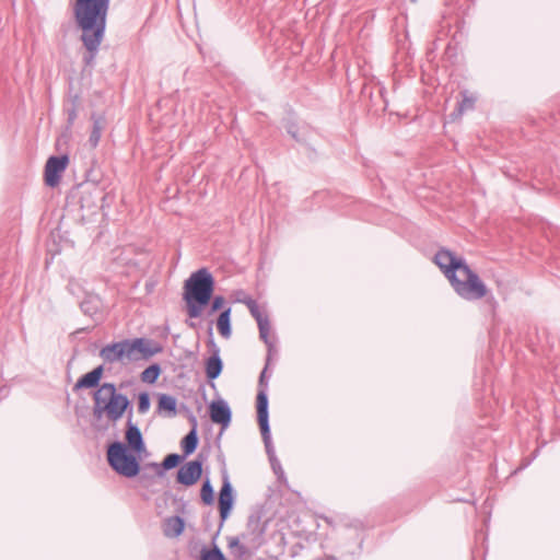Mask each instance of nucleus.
<instances>
[{
  "instance_id": "obj_33",
  "label": "nucleus",
  "mask_w": 560,
  "mask_h": 560,
  "mask_svg": "<svg viewBox=\"0 0 560 560\" xmlns=\"http://www.w3.org/2000/svg\"><path fill=\"white\" fill-rule=\"evenodd\" d=\"M86 305H88V303H86V302H83V303L81 304V308L83 310V312H86V308H85V307H86Z\"/></svg>"
},
{
  "instance_id": "obj_17",
  "label": "nucleus",
  "mask_w": 560,
  "mask_h": 560,
  "mask_svg": "<svg viewBox=\"0 0 560 560\" xmlns=\"http://www.w3.org/2000/svg\"><path fill=\"white\" fill-rule=\"evenodd\" d=\"M258 328H259V336H260L261 340L268 347V360H271L273 352H275V347L270 339L271 326H270L269 319L264 320L262 323L258 324Z\"/></svg>"
},
{
  "instance_id": "obj_9",
  "label": "nucleus",
  "mask_w": 560,
  "mask_h": 560,
  "mask_svg": "<svg viewBox=\"0 0 560 560\" xmlns=\"http://www.w3.org/2000/svg\"><path fill=\"white\" fill-rule=\"evenodd\" d=\"M202 474V463L191 460L184 464L177 471V481L184 486L195 485Z\"/></svg>"
},
{
  "instance_id": "obj_35",
  "label": "nucleus",
  "mask_w": 560,
  "mask_h": 560,
  "mask_svg": "<svg viewBox=\"0 0 560 560\" xmlns=\"http://www.w3.org/2000/svg\"><path fill=\"white\" fill-rule=\"evenodd\" d=\"M242 539H243V540H245V539H246V535H245V534H243V535H242Z\"/></svg>"
},
{
  "instance_id": "obj_22",
  "label": "nucleus",
  "mask_w": 560,
  "mask_h": 560,
  "mask_svg": "<svg viewBox=\"0 0 560 560\" xmlns=\"http://www.w3.org/2000/svg\"><path fill=\"white\" fill-rule=\"evenodd\" d=\"M198 445V436L196 429L194 428L183 440L182 448L185 455H189L195 452Z\"/></svg>"
},
{
  "instance_id": "obj_30",
  "label": "nucleus",
  "mask_w": 560,
  "mask_h": 560,
  "mask_svg": "<svg viewBox=\"0 0 560 560\" xmlns=\"http://www.w3.org/2000/svg\"><path fill=\"white\" fill-rule=\"evenodd\" d=\"M224 302H225V301H224V298H223V296H221V295H217V296H214V299L212 300L211 310H212L213 312H215V311L220 310V308L223 306Z\"/></svg>"
},
{
  "instance_id": "obj_2",
  "label": "nucleus",
  "mask_w": 560,
  "mask_h": 560,
  "mask_svg": "<svg viewBox=\"0 0 560 560\" xmlns=\"http://www.w3.org/2000/svg\"><path fill=\"white\" fill-rule=\"evenodd\" d=\"M109 0H75L73 13L78 26L82 30L81 39L93 59L105 32Z\"/></svg>"
},
{
  "instance_id": "obj_28",
  "label": "nucleus",
  "mask_w": 560,
  "mask_h": 560,
  "mask_svg": "<svg viewBox=\"0 0 560 560\" xmlns=\"http://www.w3.org/2000/svg\"><path fill=\"white\" fill-rule=\"evenodd\" d=\"M188 306V315L191 318H197L201 315V307L203 305H199L195 302V300L186 301Z\"/></svg>"
},
{
  "instance_id": "obj_27",
  "label": "nucleus",
  "mask_w": 560,
  "mask_h": 560,
  "mask_svg": "<svg viewBox=\"0 0 560 560\" xmlns=\"http://www.w3.org/2000/svg\"><path fill=\"white\" fill-rule=\"evenodd\" d=\"M201 560H226L218 547L211 550H202Z\"/></svg>"
},
{
  "instance_id": "obj_32",
  "label": "nucleus",
  "mask_w": 560,
  "mask_h": 560,
  "mask_svg": "<svg viewBox=\"0 0 560 560\" xmlns=\"http://www.w3.org/2000/svg\"><path fill=\"white\" fill-rule=\"evenodd\" d=\"M68 115V124L72 125L74 120L77 119V108L75 106H72L71 108L67 109Z\"/></svg>"
},
{
  "instance_id": "obj_14",
  "label": "nucleus",
  "mask_w": 560,
  "mask_h": 560,
  "mask_svg": "<svg viewBox=\"0 0 560 560\" xmlns=\"http://www.w3.org/2000/svg\"><path fill=\"white\" fill-rule=\"evenodd\" d=\"M103 375V366L100 365L92 370L91 372L84 374L80 377L75 384V388H93L96 387L100 383V380Z\"/></svg>"
},
{
  "instance_id": "obj_3",
  "label": "nucleus",
  "mask_w": 560,
  "mask_h": 560,
  "mask_svg": "<svg viewBox=\"0 0 560 560\" xmlns=\"http://www.w3.org/2000/svg\"><path fill=\"white\" fill-rule=\"evenodd\" d=\"M93 416L110 422L120 420L130 406L128 397L117 392L115 384L103 383L93 395Z\"/></svg>"
},
{
  "instance_id": "obj_19",
  "label": "nucleus",
  "mask_w": 560,
  "mask_h": 560,
  "mask_svg": "<svg viewBox=\"0 0 560 560\" xmlns=\"http://www.w3.org/2000/svg\"><path fill=\"white\" fill-rule=\"evenodd\" d=\"M230 316L231 308L229 307L220 314L217 320L218 330L224 338H229L231 336Z\"/></svg>"
},
{
  "instance_id": "obj_25",
  "label": "nucleus",
  "mask_w": 560,
  "mask_h": 560,
  "mask_svg": "<svg viewBox=\"0 0 560 560\" xmlns=\"http://www.w3.org/2000/svg\"><path fill=\"white\" fill-rule=\"evenodd\" d=\"M160 373V366L158 364H152L141 373V380L145 383L152 384L158 380Z\"/></svg>"
},
{
  "instance_id": "obj_8",
  "label": "nucleus",
  "mask_w": 560,
  "mask_h": 560,
  "mask_svg": "<svg viewBox=\"0 0 560 560\" xmlns=\"http://www.w3.org/2000/svg\"><path fill=\"white\" fill-rule=\"evenodd\" d=\"M257 405V419L260 427L261 435L264 443L266 445L267 451L269 452L270 447V429L268 421V397L266 394V388H261L256 398Z\"/></svg>"
},
{
  "instance_id": "obj_16",
  "label": "nucleus",
  "mask_w": 560,
  "mask_h": 560,
  "mask_svg": "<svg viewBox=\"0 0 560 560\" xmlns=\"http://www.w3.org/2000/svg\"><path fill=\"white\" fill-rule=\"evenodd\" d=\"M228 547L231 553L240 560H244L249 557V551L245 545L241 541L240 537H230L228 539Z\"/></svg>"
},
{
  "instance_id": "obj_11",
  "label": "nucleus",
  "mask_w": 560,
  "mask_h": 560,
  "mask_svg": "<svg viewBox=\"0 0 560 560\" xmlns=\"http://www.w3.org/2000/svg\"><path fill=\"white\" fill-rule=\"evenodd\" d=\"M210 418L212 422L221 424L223 428L231 422V409L223 400L212 401L210 407Z\"/></svg>"
},
{
  "instance_id": "obj_18",
  "label": "nucleus",
  "mask_w": 560,
  "mask_h": 560,
  "mask_svg": "<svg viewBox=\"0 0 560 560\" xmlns=\"http://www.w3.org/2000/svg\"><path fill=\"white\" fill-rule=\"evenodd\" d=\"M92 120L93 129L90 135L89 142L92 148H96L102 136L104 119L101 116L92 115Z\"/></svg>"
},
{
  "instance_id": "obj_1",
  "label": "nucleus",
  "mask_w": 560,
  "mask_h": 560,
  "mask_svg": "<svg viewBox=\"0 0 560 560\" xmlns=\"http://www.w3.org/2000/svg\"><path fill=\"white\" fill-rule=\"evenodd\" d=\"M434 262L450 281L454 291L467 301L481 300L488 289L479 276L470 269L466 261L447 249L439 250Z\"/></svg>"
},
{
  "instance_id": "obj_23",
  "label": "nucleus",
  "mask_w": 560,
  "mask_h": 560,
  "mask_svg": "<svg viewBox=\"0 0 560 560\" xmlns=\"http://www.w3.org/2000/svg\"><path fill=\"white\" fill-rule=\"evenodd\" d=\"M182 460V456H179L178 454H168L163 463H162V469H160L159 465L158 464H153V466L158 469V475L159 476H163L164 475V470H170L172 468H175Z\"/></svg>"
},
{
  "instance_id": "obj_21",
  "label": "nucleus",
  "mask_w": 560,
  "mask_h": 560,
  "mask_svg": "<svg viewBox=\"0 0 560 560\" xmlns=\"http://www.w3.org/2000/svg\"><path fill=\"white\" fill-rule=\"evenodd\" d=\"M462 95H463L462 102L459 103L456 112H454L452 114V116L454 118H459L466 110L474 108L476 97L472 95H469L467 92H463Z\"/></svg>"
},
{
  "instance_id": "obj_12",
  "label": "nucleus",
  "mask_w": 560,
  "mask_h": 560,
  "mask_svg": "<svg viewBox=\"0 0 560 560\" xmlns=\"http://www.w3.org/2000/svg\"><path fill=\"white\" fill-rule=\"evenodd\" d=\"M126 441L131 450L140 454L144 451V443L139 428L129 418L126 429Z\"/></svg>"
},
{
  "instance_id": "obj_10",
  "label": "nucleus",
  "mask_w": 560,
  "mask_h": 560,
  "mask_svg": "<svg viewBox=\"0 0 560 560\" xmlns=\"http://www.w3.org/2000/svg\"><path fill=\"white\" fill-rule=\"evenodd\" d=\"M223 483L219 493V510L222 521L226 520L233 506L232 486L226 472L223 474Z\"/></svg>"
},
{
  "instance_id": "obj_31",
  "label": "nucleus",
  "mask_w": 560,
  "mask_h": 560,
  "mask_svg": "<svg viewBox=\"0 0 560 560\" xmlns=\"http://www.w3.org/2000/svg\"><path fill=\"white\" fill-rule=\"evenodd\" d=\"M269 362L270 360L267 359V363H266V366L265 369L261 371L260 373V376H259V386L265 388L267 386V383H266V377H267V370H268V366H269Z\"/></svg>"
},
{
  "instance_id": "obj_24",
  "label": "nucleus",
  "mask_w": 560,
  "mask_h": 560,
  "mask_svg": "<svg viewBox=\"0 0 560 560\" xmlns=\"http://www.w3.org/2000/svg\"><path fill=\"white\" fill-rule=\"evenodd\" d=\"M244 303L248 307L252 316L256 319L257 325L262 323L264 320L269 319L268 315L260 308L256 301L247 299L244 301Z\"/></svg>"
},
{
  "instance_id": "obj_20",
  "label": "nucleus",
  "mask_w": 560,
  "mask_h": 560,
  "mask_svg": "<svg viewBox=\"0 0 560 560\" xmlns=\"http://www.w3.org/2000/svg\"><path fill=\"white\" fill-rule=\"evenodd\" d=\"M176 405H177V401H176L175 397L167 395V394L160 395L159 404H158V409L160 411L164 410V411H167L171 416H175L176 415Z\"/></svg>"
},
{
  "instance_id": "obj_6",
  "label": "nucleus",
  "mask_w": 560,
  "mask_h": 560,
  "mask_svg": "<svg viewBox=\"0 0 560 560\" xmlns=\"http://www.w3.org/2000/svg\"><path fill=\"white\" fill-rule=\"evenodd\" d=\"M107 459L112 468L124 477L131 478L139 472L137 458L128 454L126 445L121 442H114L109 445Z\"/></svg>"
},
{
  "instance_id": "obj_7",
  "label": "nucleus",
  "mask_w": 560,
  "mask_h": 560,
  "mask_svg": "<svg viewBox=\"0 0 560 560\" xmlns=\"http://www.w3.org/2000/svg\"><path fill=\"white\" fill-rule=\"evenodd\" d=\"M69 163L67 155L50 156L45 165V183L49 187L59 185L61 175L66 171Z\"/></svg>"
},
{
  "instance_id": "obj_29",
  "label": "nucleus",
  "mask_w": 560,
  "mask_h": 560,
  "mask_svg": "<svg viewBox=\"0 0 560 560\" xmlns=\"http://www.w3.org/2000/svg\"><path fill=\"white\" fill-rule=\"evenodd\" d=\"M150 408V397L147 393H141L138 400V411L145 413Z\"/></svg>"
},
{
  "instance_id": "obj_5",
  "label": "nucleus",
  "mask_w": 560,
  "mask_h": 560,
  "mask_svg": "<svg viewBox=\"0 0 560 560\" xmlns=\"http://www.w3.org/2000/svg\"><path fill=\"white\" fill-rule=\"evenodd\" d=\"M185 301L195 300L199 305H206L214 289V279L207 268H201L190 275L185 281Z\"/></svg>"
},
{
  "instance_id": "obj_15",
  "label": "nucleus",
  "mask_w": 560,
  "mask_h": 560,
  "mask_svg": "<svg viewBox=\"0 0 560 560\" xmlns=\"http://www.w3.org/2000/svg\"><path fill=\"white\" fill-rule=\"evenodd\" d=\"M222 360L219 355V350L215 349L213 354L206 361V375L209 380L217 378L222 372Z\"/></svg>"
},
{
  "instance_id": "obj_34",
  "label": "nucleus",
  "mask_w": 560,
  "mask_h": 560,
  "mask_svg": "<svg viewBox=\"0 0 560 560\" xmlns=\"http://www.w3.org/2000/svg\"><path fill=\"white\" fill-rule=\"evenodd\" d=\"M289 132L292 135L293 138H295L296 140H299L298 136L295 135V132L289 130Z\"/></svg>"
},
{
  "instance_id": "obj_13",
  "label": "nucleus",
  "mask_w": 560,
  "mask_h": 560,
  "mask_svg": "<svg viewBox=\"0 0 560 560\" xmlns=\"http://www.w3.org/2000/svg\"><path fill=\"white\" fill-rule=\"evenodd\" d=\"M185 528L184 520L180 516H171L163 523V533L166 537H178Z\"/></svg>"
},
{
  "instance_id": "obj_4",
  "label": "nucleus",
  "mask_w": 560,
  "mask_h": 560,
  "mask_svg": "<svg viewBox=\"0 0 560 560\" xmlns=\"http://www.w3.org/2000/svg\"><path fill=\"white\" fill-rule=\"evenodd\" d=\"M152 342L144 338L133 340H124L103 347L100 357L108 363L127 360H138L149 358L160 351V348H151Z\"/></svg>"
},
{
  "instance_id": "obj_26",
  "label": "nucleus",
  "mask_w": 560,
  "mask_h": 560,
  "mask_svg": "<svg viewBox=\"0 0 560 560\" xmlns=\"http://www.w3.org/2000/svg\"><path fill=\"white\" fill-rule=\"evenodd\" d=\"M200 497L205 504L210 505L213 503V488L209 480H206L200 490Z\"/></svg>"
}]
</instances>
